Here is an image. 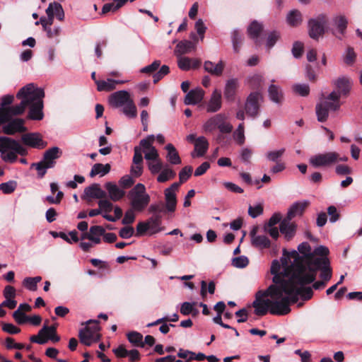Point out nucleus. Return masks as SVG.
I'll return each instance as SVG.
<instances>
[{"label":"nucleus","mask_w":362,"mask_h":362,"mask_svg":"<svg viewBox=\"0 0 362 362\" xmlns=\"http://www.w3.org/2000/svg\"><path fill=\"white\" fill-rule=\"evenodd\" d=\"M25 92H26L25 97L28 101L27 119L37 121L42 120L44 117V90L35 86L33 83H29L18 90V96L21 97Z\"/></svg>","instance_id":"obj_1"},{"label":"nucleus","mask_w":362,"mask_h":362,"mask_svg":"<svg viewBox=\"0 0 362 362\" xmlns=\"http://www.w3.org/2000/svg\"><path fill=\"white\" fill-rule=\"evenodd\" d=\"M281 260L284 267L282 272H279L281 269L279 262L277 260L272 262L270 271L274 275L272 279L274 284L264 291L262 296L264 297L281 295V291H283L284 287L288 285L289 277L291 276V272L287 269L288 260L286 258H281Z\"/></svg>","instance_id":"obj_2"},{"label":"nucleus","mask_w":362,"mask_h":362,"mask_svg":"<svg viewBox=\"0 0 362 362\" xmlns=\"http://www.w3.org/2000/svg\"><path fill=\"white\" fill-rule=\"evenodd\" d=\"M110 105L113 108L122 107V112L129 118L137 117V110L130 93L127 90H118L108 98Z\"/></svg>","instance_id":"obj_3"},{"label":"nucleus","mask_w":362,"mask_h":362,"mask_svg":"<svg viewBox=\"0 0 362 362\" xmlns=\"http://www.w3.org/2000/svg\"><path fill=\"white\" fill-rule=\"evenodd\" d=\"M0 153L5 162L13 163L16 161L18 154L25 156L28 151L18 141L8 136H0Z\"/></svg>","instance_id":"obj_4"},{"label":"nucleus","mask_w":362,"mask_h":362,"mask_svg":"<svg viewBox=\"0 0 362 362\" xmlns=\"http://www.w3.org/2000/svg\"><path fill=\"white\" fill-rule=\"evenodd\" d=\"M284 255L286 256L285 258L293 259V262L290 265L288 264L287 269L291 272V276L294 279H297L298 281L301 282L311 281L313 280V276L305 275L307 271V265L305 262L304 261V257L300 256L299 253L293 250L290 252H287L286 250H284Z\"/></svg>","instance_id":"obj_5"},{"label":"nucleus","mask_w":362,"mask_h":362,"mask_svg":"<svg viewBox=\"0 0 362 362\" xmlns=\"http://www.w3.org/2000/svg\"><path fill=\"white\" fill-rule=\"evenodd\" d=\"M314 282L311 281L309 282H301L297 279L289 277V283L283 291L286 295H291L293 297V303H296L298 301L299 296L303 300H310L313 296V291L311 287H305V286Z\"/></svg>","instance_id":"obj_6"},{"label":"nucleus","mask_w":362,"mask_h":362,"mask_svg":"<svg viewBox=\"0 0 362 362\" xmlns=\"http://www.w3.org/2000/svg\"><path fill=\"white\" fill-rule=\"evenodd\" d=\"M98 324L99 321L97 320H89L82 322L81 325H86V327L79 329L78 332V338L81 344L90 346L93 343L101 339L102 334L100 333V327Z\"/></svg>","instance_id":"obj_7"},{"label":"nucleus","mask_w":362,"mask_h":362,"mask_svg":"<svg viewBox=\"0 0 362 362\" xmlns=\"http://www.w3.org/2000/svg\"><path fill=\"white\" fill-rule=\"evenodd\" d=\"M128 197L132 208L136 211H142L150 202V196L146 192V187L138 183L129 191Z\"/></svg>","instance_id":"obj_8"},{"label":"nucleus","mask_w":362,"mask_h":362,"mask_svg":"<svg viewBox=\"0 0 362 362\" xmlns=\"http://www.w3.org/2000/svg\"><path fill=\"white\" fill-rule=\"evenodd\" d=\"M281 295L269 296L270 299L269 313L274 315H286L291 312L290 305L293 303V297L291 295L283 296L284 291H281Z\"/></svg>","instance_id":"obj_9"},{"label":"nucleus","mask_w":362,"mask_h":362,"mask_svg":"<svg viewBox=\"0 0 362 362\" xmlns=\"http://www.w3.org/2000/svg\"><path fill=\"white\" fill-rule=\"evenodd\" d=\"M327 22V17L324 14H320L315 18H310L308 23L309 36L312 39L317 40L325 34Z\"/></svg>","instance_id":"obj_10"},{"label":"nucleus","mask_w":362,"mask_h":362,"mask_svg":"<svg viewBox=\"0 0 362 362\" xmlns=\"http://www.w3.org/2000/svg\"><path fill=\"white\" fill-rule=\"evenodd\" d=\"M49 339L53 342H57L60 340V337L57 334V327L54 325L49 327L45 325L38 332L37 335H32L30 337L31 342L39 344H45Z\"/></svg>","instance_id":"obj_11"},{"label":"nucleus","mask_w":362,"mask_h":362,"mask_svg":"<svg viewBox=\"0 0 362 362\" xmlns=\"http://www.w3.org/2000/svg\"><path fill=\"white\" fill-rule=\"evenodd\" d=\"M339 154L334 151L319 153L312 156L309 163L315 168L329 167L339 161Z\"/></svg>","instance_id":"obj_12"},{"label":"nucleus","mask_w":362,"mask_h":362,"mask_svg":"<svg viewBox=\"0 0 362 362\" xmlns=\"http://www.w3.org/2000/svg\"><path fill=\"white\" fill-rule=\"evenodd\" d=\"M262 94L258 91L252 92L247 98L244 109L246 115L252 118L259 115L260 110L259 100H262Z\"/></svg>","instance_id":"obj_13"},{"label":"nucleus","mask_w":362,"mask_h":362,"mask_svg":"<svg viewBox=\"0 0 362 362\" xmlns=\"http://www.w3.org/2000/svg\"><path fill=\"white\" fill-rule=\"evenodd\" d=\"M322 259H324V262L320 264L317 269H315V267H317L316 266L312 264L307 269L305 275L313 276V281H315L316 279L317 271L320 270V278L322 279V280L327 282L332 278V268L329 266L330 262L327 257H323Z\"/></svg>","instance_id":"obj_14"},{"label":"nucleus","mask_w":362,"mask_h":362,"mask_svg":"<svg viewBox=\"0 0 362 362\" xmlns=\"http://www.w3.org/2000/svg\"><path fill=\"white\" fill-rule=\"evenodd\" d=\"M25 124L24 119L8 117V120L2 127V132L11 136L16 133H25L28 131Z\"/></svg>","instance_id":"obj_15"},{"label":"nucleus","mask_w":362,"mask_h":362,"mask_svg":"<svg viewBox=\"0 0 362 362\" xmlns=\"http://www.w3.org/2000/svg\"><path fill=\"white\" fill-rule=\"evenodd\" d=\"M298 250L303 255L302 257L305 258L304 261L307 265V269L312 264L316 266L315 269H317L320 264L324 262V259L314 257V254L312 253V248L307 242L300 243L298 247Z\"/></svg>","instance_id":"obj_16"},{"label":"nucleus","mask_w":362,"mask_h":362,"mask_svg":"<svg viewBox=\"0 0 362 362\" xmlns=\"http://www.w3.org/2000/svg\"><path fill=\"white\" fill-rule=\"evenodd\" d=\"M335 86V93L338 94V98H346L351 91L353 86V81L348 76H341L333 82Z\"/></svg>","instance_id":"obj_17"},{"label":"nucleus","mask_w":362,"mask_h":362,"mask_svg":"<svg viewBox=\"0 0 362 362\" xmlns=\"http://www.w3.org/2000/svg\"><path fill=\"white\" fill-rule=\"evenodd\" d=\"M263 292L259 291L252 303V307L255 308L254 313L257 316L266 315L270 309V299H265V297L262 296Z\"/></svg>","instance_id":"obj_18"},{"label":"nucleus","mask_w":362,"mask_h":362,"mask_svg":"<svg viewBox=\"0 0 362 362\" xmlns=\"http://www.w3.org/2000/svg\"><path fill=\"white\" fill-rule=\"evenodd\" d=\"M22 142L32 148L42 149L46 147L47 143L44 141L39 133H27L21 136Z\"/></svg>","instance_id":"obj_19"},{"label":"nucleus","mask_w":362,"mask_h":362,"mask_svg":"<svg viewBox=\"0 0 362 362\" xmlns=\"http://www.w3.org/2000/svg\"><path fill=\"white\" fill-rule=\"evenodd\" d=\"M25 95L26 92H25L24 94H23L21 97L18 96V93L16 94V98L18 100H21V103L18 105L8 106L6 107L8 117L13 118L16 116L22 115L24 113L25 109L28 107V102Z\"/></svg>","instance_id":"obj_20"},{"label":"nucleus","mask_w":362,"mask_h":362,"mask_svg":"<svg viewBox=\"0 0 362 362\" xmlns=\"http://www.w3.org/2000/svg\"><path fill=\"white\" fill-rule=\"evenodd\" d=\"M62 155V151L57 146L52 147L45 151L42 161L49 168L54 167L56 160Z\"/></svg>","instance_id":"obj_21"},{"label":"nucleus","mask_w":362,"mask_h":362,"mask_svg":"<svg viewBox=\"0 0 362 362\" xmlns=\"http://www.w3.org/2000/svg\"><path fill=\"white\" fill-rule=\"evenodd\" d=\"M329 111H337L340 108V98L335 91L330 93L327 97H323L320 101Z\"/></svg>","instance_id":"obj_22"},{"label":"nucleus","mask_w":362,"mask_h":362,"mask_svg":"<svg viewBox=\"0 0 362 362\" xmlns=\"http://www.w3.org/2000/svg\"><path fill=\"white\" fill-rule=\"evenodd\" d=\"M263 25L258 23L257 21H253L247 28V35L252 40L255 41V44L257 46H259L262 44L259 37L261 33L263 31Z\"/></svg>","instance_id":"obj_23"},{"label":"nucleus","mask_w":362,"mask_h":362,"mask_svg":"<svg viewBox=\"0 0 362 362\" xmlns=\"http://www.w3.org/2000/svg\"><path fill=\"white\" fill-rule=\"evenodd\" d=\"M309 204L310 202L308 201L295 202L290 207L286 218L291 220L296 216H302Z\"/></svg>","instance_id":"obj_24"},{"label":"nucleus","mask_w":362,"mask_h":362,"mask_svg":"<svg viewBox=\"0 0 362 362\" xmlns=\"http://www.w3.org/2000/svg\"><path fill=\"white\" fill-rule=\"evenodd\" d=\"M84 196L92 199H105L107 193L103 190L99 184L94 183L84 189Z\"/></svg>","instance_id":"obj_25"},{"label":"nucleus","mask_w":362,"mask_h":362,"mask_svg":"<svg viewBox=\"0 0 362 362\" xmlns=\"http://www.w3.org/2000/svg\"><path fill=\"white\" fill-rule=\"evenodd\" d=\"M221 93L220 90L216 89L208 103L206 111L208 112H216L221 107Z\"/></svg>","instance_id":"obj_26"},{"label":"nucleus","mask_w":362,"mask_h":362,"mask_svg":"<svg viewBox=\"0 0 362 362\" xmlns=\"http://www.w3.org/2000/svg\"><path fill=\"white\" fill-rule=\"evenodd\" d=\"M204 95V91L201 88L191 90L185 98V105H196L201 102Z\"/></svg>","instance_id":"obj_27"},{"label":"nucleus","mask_w":362,"mask_h":362,"mask_svg":"<svg viewBox=\"0 0 362 362\" xmlns=\"http://www.w3.org/2000/svg\"><path fill=\"white\" fill-rule=\"evenodd\" d=\"M291 220L285 218L281 221L279 226V230L282 234H284L287 240H290L295 235L296 230V225L293 223H290Z\"/></svg>","instance_id":"obj_28"},{"label":"nucleus","mask_w":362,"mask_h":362,"mask_svg":"<svg viewBox=\"0 0 362 362\" xmlns=\"http://www.w3.org/2000/svg\"><path fill=\"white\" fill-rule=\"evenodd\" d=\"M123 83H124V81L114 80L112 78H107L106 81H95V84L97 85V90L98 91L110 92L116 88L117 84Z\"/></svg>","instance_id":"obj_29"},{"label":"nucleus","mask_w":362,"mask_h":362,"mask_svg":"<svg viewBox=\"0 0 362 362\" xmlns=\"http://www.w3.org/2000/svg\"><path fill=\"white\" fill-rule=\"evenodd\" d=\"M333 25L336 27L337 32L332 30V33L339 39H341L340 35H344L348 25V21L345 16H338L333 18Z\"/></svg>","instance_id":"obj_30"},{"label":"nucleus","mask_w":362,"mask_h":362,"mask_svg":"<svg viewBox=\"0 0 362 362\" xmlns=\"http://www.w3.org/2000/svg\"><path fill=\"white\" fill-rule=\"evenodd\" d=\"M238 88V82L236 78H232L227 81L224 89V97L227 100L234 101Z\"/></svg>","instance_id":"obj_31"},{"label":"nucleus","mask_w":362,"mask_h":362,"mask_svg":"<svg viewBox=\"0 0 362 362\" xmlns=\"http://www.w3.org/2000/svg\"><path fill=\"white\" fill-rule=\"evenodd\" d=\"M225 115L218 114L209 119L204 124V129L206 132H211L216 128L219 129L221 122L225 120Z\"/></svg>","instance_id":"obj_32"},{"label":"nucleus","mask_w":362,"mask_h":362,"mask_svg":"<svg viewBox=\"0 0 362 362\" xmlns=\"http://www.w3.org/2000/svg\"><path fill=\"white\" fill-rule=\"evenodd\" d=\"M105 188L108 192L110 198L113 202L121 199L125 194L124 191L120 189L115 184L112 182H107Z\"/></svg>","instance_id":"obj_33"},{"label":"nucleus","mask_w":362,"mask_h":362,"mask_svg":"<svg viewBox=\"0 0 362 362\" xmlns=\"http://www.w3.org/2000/svg\"><path fill=\"white\" fill-rule=\"evenodd\" d=\"M204 70L209 74L215 76H221L223 73L224 64L222 61L214 64L211 61H206L204 64Z\"/></svg>","instance_id":"obj_34"},{"label":"nucleus","mask_w":362,"mask_h":362,"mask_svg":"<svg viewBox=\"0 0 362 362\" xmlns=\"http://www.w3.org/2000/svg\"><path fill=\"white\" fill-rule=\"evenodd\" d=\"M165 199V208L168 212H174L177 205V198L175 192H171L169 189L164 191Z\"/></svg>","instance_id":"obj_35"},{"label":"nucleus","mask_w":362,"mask_h":362,"mask_svg":"<svg viewBox=\"0 0 362 362\" xmlns=\"http://www.w3.org/2000/svg\"><path fill=\"white\" fill-rule=\"evenodd\" d=\"M209 142L204 136H199L194 144V151H197V156H203L207 151Z\"/></svg>","instance_id":"obj_36"},{"label":"nucleus","mask_w":362,"mask_h":362,"mask_svg":"<svg viewBox=\"0 0 362 362\" xmlns=\"http://www.w3.org/2000/svg\"><path fill=\"white\" fill-rule=\"evenodd\" d=\"M165 149L168 151L167 160L173 165L180 164L182 160L181 158L172 144H168L165 146Z\"/></svg>","instance_id":"obj_37"},{"label":"nucleus","mask_w":362,"mask_h":362,"mask_svg":"<svg viewBox=\"0 0 362 362\" xmlns=\"http://www.w3.org/2000/svg\"><path fill=\"white\" fill-rule=\"evenodd\" d=\"M194 49V45L189 40L180 42L175 48V53L177 56L191 52Z\"/></svg>","instance_id":"obj_38"},{"label":"nucleus","mask_w":362,"mask_h":362,"mask_svg":"<svg viewBox=\"0 0 362 362\" xmlns=\"http://www.w3.org/2000/svg\"><path fill=\"white\" fill-rule=\"evenodd\" d=\"M110 169L111 166L109 163L105 165L102 163H95L92 167V169L90 172V176L93 177L98 174H100L101 176H103L107 174L110 171Z\"/></svg>","instance_id":"obj_39"},{"label":"nucleus","mask_w":362,"mask_h":362,"mask_svg":"<svg viewBox=\"0 0 362 362\" xmlns=\"http://www.w3.org/2000/svg\"><path fill=\"white\" fill-rule=\"evenodd\" d=\"M125 3H127V0H113L111 3L105 4L103 6L101 14L105 15L110 11L115 12L120 8Z\"/></svg>","instance_id":"obj_40"},{"label":"nucleus","mask_w":362,"mask_h":362,"mask_svg":"<svg viewBox=\"0 0 362 362\" xmlns=\"http://www.w3.org/2000/svg\"><path fill=\"white\" fill-rule=\"evenodd\" d=\"M243 35L238 30H235L231 34V40L233 43V51L238 53L240 50L243 42Z\"/></svg>","instance_id":"obj_41"},{"label":"nucleus","mask_w":362,"mask_h":362,"mask_svg":"<svg viewBox=\"0 0 362 362\" xmlns=\"http://www.w3.org/2000/svg\"><path fill=\"white\" fill-rule=\"evenodd\" d=\"M268 91L271 100L276 103H281L282 102L283 93L279 86L272 84L269 87Z\"/></svg>","instance_id":"obj_42"},{"label":"nucleus","mask_w":362,"mask_h":362,"mask_svg":"<svg viewBox=\"0 0 362 362\" xmlns=\"http://www.w3.org/2000/svg\"><path fill=\"white\" fill-rule=\"evenodd\" d=\"M176 175V173L168 166L162 169L160 174L157 177V181L160 183L165 182L170 180L173 179Z\"/></svg>","instance_id":"obj_43"},{"label":"nucleus","mask_w":362,"mask_h":362,"mask_svg":"<svg viewBox=\"0 0 362 362\" xmlns=\"http://www.w3.org/2000/svg\"><path fill=\"white\" fill-rule=\"evenodd\" d=\"M302 14L298 10H293L287 15V22L293 27H296L302 23Z\"/></svg>","instance_id":"obj_44"},{"label":"nucleus","mask_w":362,"mask_h":362,"mask_svg":"<svg viewBox=\"0 0 362 362\" xmlns=\"http://www.w3.org/2000/svg\"><path fill=\"white\" fill-rule=\"evenodd\" d=\"M129 341L134 346L144 347V343L143 341V335L136 331H132L127 334Z\"/></svg>","instance_id":"obj_45"},{"label":"nucleus","mask_w":362,"mask_h":362,"mask_svg":"<svg viewBox=\"0 0 362 362\" xmlns=\"http://www.w3.org/2000/svg\"><path fill=\"white\" fill-rule=\"evenodd\" d=\"M252 245L255 247L266 249L270 247L271 242L266 235H257L252 240Z\"/></svg>","instance_id":"obj_46"},{"label":"nucleus","mask_w":362,"mask_h":362,"mask_svg":"<svg viewBox=\"0 0 362 362\" xmlns=\"http://www.w3.org/2000/svg\"><path fill=\"white\" fill-rule=\"evenodd\" d=\"M42 281L40 276L35 277H26L23 281V285L30 291H35L37 288V284Z\"/></svg>","instance_id":"obj_47"},{"label":"nucleus","mask_w":362,"mask_h":362,"mask_svg":"<svg viewBox=\"0 0 362 362\" xmlns=\"http://www.w3.org/2000/svg\"><path fill=\"white\" fill-rule=\"evenodd\" d=\"M315 112L318 122H325L329 117V110L319 102L315 106Z\"/></svg>","instance_id":"obj_48"},{"label":"nucleus","mask_w":362,"mask_h":362,"mask_svg":"<svg viewBox=\"0 0 362 362\" xmlns=\"http://www.w3.org/2000/svg\"><path fill=\"white\" fill-rule=\"evenodd\" d=\"M17 187V182L14 180H10L6 182H3L0 184V190L3 192L4 194H9L13 193Z\"/></svg>","instance_id":"obj_49"},{"label":"nucleus","mask_w":362,"mask_h":362,"mask_svg":"<svg viewBox=\"0 0 362 362\" xmlns=\"http://www.w3.org/2000/svg\"><path fill=\"white\" fill-rule=\"evenodd\" d=\"M170 72V68L167 65H163L160 69L155 72L153 75V83H157L160 81L165 76L168 75Z\"/></svg>","instance_id":"obj_50"},{"label":"nucleus","mask_w":362,"mask_h":362,"mask_svg":"<svg viewBox=\"0 0 362 362\" xmlns=\"http://www.w3.org/2000/svg\"><path fill=\"white\" fill-rule=\"evenodd\" d=\"M262 81L263 77L261 75L255 74L249 78L248 83L251 88L258 90L262 86Z\"/></svg>","instance_id":"obj_51"},{"label":"nucleus","mask_w":362,"mask_h":362,"mask_svg":"<svg viewBox=\"0 0 362 362\" xmlns=\"http://www.w3.org/2000/svg\"><path fill=\"white\" fill-rule=\"evenodd\" d=\"M192 59L187 57H179L177 60L178 67L183 71H188L191 69Z\"/></svg>","instance_id":"obj_52"},{"label":"nucleus","mask_w":362,"mask_h":362,"mask_svg":"<svg viewBox=\"0 0 362 362\" xmlns=\"http://www.w3.org/2000/svg\"><path fill=\"white\" fill-rule=\"evenodd\" d=\"M146 222L148 223V226H150L151 229H156L162 223V215L153 214Z\"/></svg>","instance_id":"obj_53"},{"label":"nucleus","mask_w":362,"mask_h":362,"mask_svg":"<svg viewBox=\"0 0 362 362\" xmlns=\"http://www.w3.org/2000/svg\"><path fill=\"white\" fill-rule=\"evenodd\" d=\"M167 211L165 205L162 202L151 204L148 208V213L152 214H161Z\"/></svg>","instance_id":"obj_54"},{"label":"nucleus","mask_w":362,"mask_h":362,"mask_svg":"<svg viewBox=\"0 0 362 362\" xmlns=\"http://www.w3.org/2000/svg\"><path fill=\"white\" fill-rule=\"evenodd\" d=\"M193 168L190 165L184 167L179 173V179L180 183L185 182L191 176Z\"/></svg>","instance_id":"obj_55"},{"label":"nucleus","mask_w":362,"mask_h":362,"mask_svg":"<svg viewBox=\"0 0 362 362\" xmlns=\"http://www.w3.org/2000/svg\"><path fill=\"white\" fill-rule=\"evenodd\" d=\"M280 34L277 31H272L267 34L266 45L269 49H271L276 42L279 40Z\"/></svg>","instance_id":"obj_56"},{"label":"nucleus","mask_w":362,"mask_h":362,"mask_svg":"<svg viewBox=\"0 0 362 362\" xmlns=\"http://www.w3.org/2000/svg\"><path fill=\"white\" fill-rule=\"evenodd\" d=\"M293 90L296 93L300 96H307L310 93V87L308 84H296L293 86Z\"/></svg>","instance_id":"obj_57"},{"label":"nucleus","mask_w":362,"mask_h":362,"mask_svg":"<svg viewBox=\"0 0 362 362\" xmlns=\"http://www.w3.org/2000/svg\"><path fill=\"white\" fill-rule=\"evenodd\" d=\"M160 64V60H155L152 64L143 67L140 71L143 74H152L159 68Z\"/></svg>","instance_id":"obj_58"},{"label":"nucleus","mask_w":362,"mask_h":362,"mask_svg":"<svg viewBox=\"0 0 362 362\" xmlns=\"http://www.w3.org/2000/svg\"><path fill=\"white\" fill-rule=\"evenodd\" d=\"M356 58V54L354 49L351 47H348L346 49V55L344 56V61L347 65H352Z\"/></svg>","instance_id":"obj_59"},{"label":"nucleus","mask_w":362,"mask_h":362,"mask_svg":"<svg viewBox=\"0 0 362 362\" xmlns=\"http://www.w3.org/2000/svg\"><path fill=\"white\" fill-rule=\"evenodd\" d=\"M49 5H52L54 16H56L58 20L61 21H63L64 18V12L62 5L57 2L50 3Z\"/></svg>","instance_id":"obj_60"},{"label":"nucleus","mask_w":362,"mask_h":362,"mask_svg":"<svg viewBox=\"0 0 362 362\" xmlns=\"http://www.w3.org/2000/svg\"><path fill=\"white\" fill-rule=\"evenodd\" d=\"M264 208L262 204H259L255 206H250L248 208V214L253 218L263 214Z\"/></svg>","instance_id":"obj_61"},{"label":"nucleus","mask_w":362,"mask_h":362,"mask_svg":"<svg viewBox=\"0 0 362 362\" xmlns=\"http://www.w3.org/2000/svg\"><path fill=\"white\" fill-rule=\"evenodd\" d=\"M154 140L155 136L153 135H149L146 138L140 141L139 147L141 148H143L144 150H150L151 148L154 147L152 146Z\"/></svg>","instance_id":"obj_62"},{"label":"nucleus","mask_w":362,"mask_h":362,"mask_svg":"<svg viewBox=\"0 0 362 362\" xmlns=\"http://www.w3.org/2000/svg\"><path fill=\"white\" fill-rule=\"evenodd\" d=\"M2 330L10 334H18L21 332V329L16 327L13 324L1 322Z\"/></svg>","instance_id":"obj_63"},{"label":"nucleus","mask_w":362,"mask_h":362,"mask_svg":"<svg viewBox=\"0 0 362 362\" xmlns=\"http://www.w3.org/2000/svg\"><path fill=\"white\" fill-rule=\"evenodd\" d=\"M13 317L18 325H23L28 322V316L20 310H16L13 313Z\"/></svg>","instance_id":"obj_64"}]
</instances>
